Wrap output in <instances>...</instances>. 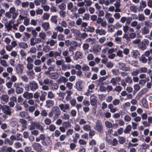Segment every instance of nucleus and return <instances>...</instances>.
I'll return each mask as SVG.
<instances>
[{"label": "nucleus", "instance_id": "f257e3e1", "mask_svg": "<svg viewBox=\"0 0 152 152\" xmlns=\"http://www.w3.org/2000/svg\"><path fill=\"white\" fill-rule=\"evenodd\" d=\"M61 111L57 106H54L52 109L51 111L48 114L49 117H52L54 115V119H57L60 115Z\"/></svg>", "mask_w": 152, "mask_h": 152}, {"label": "nucleus", "instance_id": "f03ea898", "mask_svg": "<svg viewBox=\"0 0 152 152\" xmlns=\"http://www.w3.org/2000/svg\"><path fill=\"white\" fill-rule=\"evenodd\" d=\"M15 9L14 7H11L9 11L6 12L5 14V17L8 18H10L12 15V19L13 20H15L18 16V13L15 12Z\"/></svg>", "mask_w": 152, "mask_h": 152}, {"label": "nucleus", "instance_id": "7ed1b4c3", "mask_svg": "<svg viewBox=\"0 0 152 152\" xmlns=\"http://www.w3.org/2000/svg\"><path fill=\"white\" fill-rule=\"evenodd\" d=\"M94 129L101 134L103 133V126L100 121L97 120L96 121Z\"/></svg>", "mask_w": 152, "mask_h": 152}, {"label": "nucleus", "instance_id": "20e7f679", "mask_svg": "<svg viewBox=\"0 0 152 152\" xmlns=\"http://www.w3.org/2000/svg\"><path fill=\"white\" fill-rule=\"evenodd\" d=\"M149 41L147 39H143L138 45V48L142 50H145L147 47L148 45Z\"/></svg>", "mask_w": 152, "mask_h": 152}, {"label": "nucleus", "instance_id": "39448f33", "mask_svg": "<svg viewBox=\"0 0 152 152\" xmlns=\"http://www.w3.org/2000/svg\"><path fill=\"white\" fill-rule=\"evenodd\" d=\"M22 83H15L14 86L16 88V92L17 94H19L23 93V89L22 88L20 87V86L22 85Z\"/></svg>", "mask_w": 152, "mask_h": 152}, {"label": "nucleus", "instance_id": "423d86ee", "mask_svg": "<svg viewBox=\"0 0 152 152\" xmlns=\"http://www.w3.org/2000/svg\"><path fill=\"white\" fill-rule=\"evenodd\" d=\"M11 110V108L9 106L4 105L2 109V111L4 113L10 115L12 113Z\"/></svg>", "mask_w": 152, "mask_h": 152}, {"label": "nucleus", "instance_id": "0eeeda50", "mask_svg": "<svg viewBox=\"0 0 152 152\" xmlns=\"http://www.w3.org/2000/svg\"><path fill=\"white\" fill-rule=\"evenodd\" d=\"M101 50V46L99 45L95 44L93 46V52L97 55L100 54Z\"/></svg>", "mask_w": 152, "mask_h": 152}, {"label": "nucleus", "instance_id": "6e6552de", "mask_svg": "<svg viewBox=\"0 0 152 152\" xmlns=\"http://www.w3.org/2000/svg\"><path fill=\"white\" fill-rule=\"evenodd\" d=\"M23 65L21 64H18L16 66V69L17 73L20 75L22 74L24 69Z\"/></svg>", "mask_w": 152, "mask_h": 152}, {"label": "nucleus", "instance_id": "1a4fd4ad", "mask_svg": "<svg viewBox=\"0 0 152 152\" xmlns=\"http://www.w3.org/2000/svg\"><path fill=\"white\" fill-rule=\"evenodd\" d=\"M121 80L119 77H116L112 78L110 81V83L114 86H116L118 84V83L120 82Z\"/></svg>", "mask_w": 152, "mask_h": 152}, {"label": "nucleus", "instance_id": "9d476101", "mask_svg": "<svg viewBox=\"0 0 152 152\" xmlns=\"http://www.w3.org/2000/svg\"><path fill=\"white\" fill-rule=\"evenodd\" d=\"M32 146L34 149L38 152H41L42 150L41 145L39 143L34 142L32 145Z\"/></svg>", "mask_w": 152, "mask_h": 152}, {"label": "nucleus", "instance_id": "9b49d317", "mask_svg": "<svg viewBox=\"0 0 152 152\" xmlns=\"http://www.w3.org/2000/svg\"><path fill=\"white\" fill-rule=\"evenodd\" d=\"M51 143V138L49 137H46L44 140L42 141V143L44 146H48Z\"/></svg>", "mask_w": 152, "mask_h": 152}, {"label": "nucleus", "instance_id": "f8f14e48", "mask_svg": "<svg viewBox=\"0 0 152 152\" xmlns=\"http://www.w3.org/2000/svg\"><path fill=\"white\" fill-rule=\"evenodd\" d=\"M29 86L30 89L33 91H35L38 88L37 83L34 81L29 83Z\"/></svg>", "mask_w": 152, "mask_h": 152}, {"label": "nucleus", "instance_id": "ddd939ff", "mask_svg": "<svg viewBox=\"0 0 152 152\" xmlns=\"http://www.w3.org/2000/svg\"><path fill=\"white\" fill-rule=\"evenodd\" d=\"M69 105L68 104H61L59 105V107L61 110L64 112H66V110H70Z\"/></svg>", "mask_w": 152, "mask_h": 152}, {"label": "nucleus", "instance_id": "4468645a", "mask_svg": "<svg viewBox=\"0 0 152 152\" xmlns=\"http://www.w3.org/2000/svg\"><path fill=\"white\" fill-rule=\"evenodd\" d=\"M77 43L74 41H73L71 42V45L69 48V51H73V50L76 49V48L77 46Z\"/></svg>", "mask_w": 152, "mask_h": 152}, {"label": "nucleus", "instance_id": "2eb2a0df", "mask_svg": "<svg viewBox=\"0 0 152 152\" xmlns=\"http://www.w3.org/2000/svg\"><path fill=\"white\" fill-rule=\"evenodd\" d=\"M19 115L21 117L26 119H28L31 118L28 113L24 111L20 112L19 113Z\"/></svg>", "mask_w": 152, "mask_h": 152}, {"label": "nucleus", "instance_id": "dca6fc26", "mask_svg": "<svg viewBox=\"0 0 152 152\" xmlns=\"http://www.w3.org/2000/svg\"><path fill=\"white\" fill-rule=\"evenodd\" d=\"M83 83V81L80 80L77 82L76 83V88L78 91H81L82 90L83 88V86L82 85Z\"/></svg>", "mask_w": 152, "mask_h": 152}, {"label": "nucleus", "instance_id": "f3484780", "mask_svg": "<svg viewBox=\"0 0 152 152\" xmlns=\"http://www.w3.org/2000/svg\"><path fill=\"white\" fill-rule=\"evenodd\" d=\"M23 97L27 99H31L33 98V94L32 93H29L28 92H25L23 94Z\"/></svg>", "mask_w": 152, "mask_h": 152}, {"label": "nucleus", "instance_id": "a211bd4d", "mask_svg": "<svg viewBox=\"0 0 152 152\" xmlns=\"http://www.w3.org/2000/svg\"><path fill=\"white\" fill-rule=\"evenodd\" d=\"M131 56L133 58H139L140 54L137 50H133L131 53Z\"/></svg>", "mask_w": 152, "mask_h": 152}, {"label": "nucleus", "instance_id": "6ab92c4d", "mask_svg": "<svg viewBox=\"0 0 152 152\" xmlns=\"http://www.w3.org/2000/svg\"><path fill=\"white\" fill-rule=\"evenodd\" d=\"M71 31L74 34L76 37L78 39L81 33L80 31L77 29L74 28H72L71 29Z\"/></svg>", "mask_w": 152, "mask_h": 152}, {"label": "nucleus", "instance_id": "aec40b11", "mask_svg": "<svg viewBox=\"0 0 152 152\" xmlns=\"http://www.w3.org/2000/svg\"><path fill=\"white\" fill-rule=\"evenodd\" d=\"M37 123V122H36L35 121H31V125L28 126L29 129L30 130H32L34 129L35 128H36Z\"/></svg>", "mask_w": 152, "mask_h": 152}, {"label": "nucleus", "instance_id": "412c9836", "mask_svg": "<svg viewBox=\"0 0 152 152\" xmlns=\"http://www.w3.org/2000/svg\"><path fill=\"white\" fill-rule=\"evenodd\" d=\"M58 77V74L57 72L51 73L49 76V77L50 78L53 79H56Z\"/></svg>", "mask_w": 152, "mask_h": 152}, {"label": "nucleus", "instance_id": "4be33fe9", "mask_svg": "<svg viewBox=\"0 0 152 152\" xmlns=\"http://www.w3.org/2000/svg\"><path fill=\"white\" fill-rule=\"evenodd\" d=\"M91 104L94 107L95 109H96L97 107V100L96 98L92 99L90 101Z\"/></svg>", "mask_w": 152, "mask_h": 152}, {"label": "nucleus", "instance_id": "5701e85b", "mask_svg": "<svg viewBox=\"0 0 152 152\" xmlns=\"http://www.w3.org/2000/svg\"><path fill=\"white\" fill-rule=\"evenodd\" d=\"M95 28L94 27L88 26L87 28H84L83 31L86 32H93L94 31Z\"/></svg>", "mask_w": 152, "mask_h": 152}, {"label": "nucleus", "instance_id": "b1692460", "mask_svg": "<svg viewBox=\"0 0 152 152\" xmlns=\"http://www.w3.org/2000/svg\"><path fill=\"white\" fill-rule=\"evenodd\" d=\"M95 31L97 34H99L100 35H104L106 33V31L103 29H96Z\"/></svg>", "mask_w": 152, "mask_h": 152}, {"label": "nucleus", "instance_id": "393cba45", "mask_svg": "<svg viewBox=\"0 0 152 152\" xmlns=\"http://www.w3.org/2000/svg\"><path fill=\"white\" fill-rule=\"evenodd\" d=\"M142 33V34H146L149 32V30L148 27L144 26L141 28Z\"/></svg>", "mask_w": 152, "mask_h": 152}, {"label": "nucleus", "instance_id": "a878e982", "mask_svg": "<svg viewBox=\"0 0 152 152\" xmlns=\"http://www.w3.org/2000/svg\"><path fill=\"white\" fill-rule=\"evenodd\" d=\"M75 58L76 60L81 59L83 57L82 53L79 51H77L75 53Z\"/></svg>", "mask_w": 152, "mask_h": 152}, {"label": "nucleus", "instance_id": "bb28decb", "mask_svg": "<svg viewBox=\"0 0 152 152\" xmlns=\"http://www.w3.org/2000/svg\"><path fill=\"white\" fill-rule=\"evenodd\" d=\"M68 80V79L67 78H66L64 77L61 76L58 80V82L59 83H61L62 82L65 83Z\"/></svg>", "mask_w": 152, "mask_h": 152}, {"label": "nucleus", "instance_id": "cd10ccee", "mask_svg": "<svg viewBox=\"0 0 152 152\" xmlns=\"http://www.w3.org/2000/svg\"><path fill=\"white\" fill-rule=\"evenodd\" d=\"M46 106L49 108L53 106L54 104V101L51 100H49L46 101Z\"/></svg>", "mask_w": 152, "mask_h": 152}, {"label": "nucleus", "instance_id": "c85d7f7f", "mask_svg": "<svg viewBox=\"0 0 152 152\" xmlns=\"http://www.w3.org/2000/svg\"><path fill=\"white\" fill-rule=\"evenodd\" d=\"M18 46L20 48L26 49L28 48V46L27 44L25 42H21L19 43Z\"/></svg>", "mask_w": 152, "mask_h": 152}, {"label": "nucleus", "instance_id": "c756f323", "mask_svg": "<svg viewBox=\"0 0 152 152\" xmlns=\"http://www.w3.org/2000/svg\"><path fill=\"white\" fill-rule=\"evenodd\" d=\"M142 104L143 107L145 108H149V105L148 102L146 99L143 98L142 99Z\"/></svg>", "mask_w": 152, "mask_h": 152}, {"label": "nucleus", "instance_id": "7c9ffc66", "mask_svg": "<svg viewBox=\"0 0 152 152\" xmlns=\"http://www.w3.org/2000/svg\"><path fill=\"white\" fill-rule=\"evenodd\" d=\"M43 29L45 31H47L49 28V24L48 22L42 23V25Z\"/></svg>", "mask_w": 152, "mask_h": 152}, {"label": "nucleus", "instance_id": "2f4dec72", "mask_svg": "<svg viewBox=\"0 0 152 152\" xmlns=\"http://www.w3.org/2000/svg\"><path fill=\"white\" fill-rule=\"evenodd\" d=\"M18 123L17 119L16 118H13L10 122V125L12 127L15 126Z\"/></svg>", "mask_w": 152, "mask_h": 152}, {"label": "nucleus", "instance_id": "473e14b6", "mask_svg": "<svg viewBox=\"0 0 152 152\" xmlns=\"http://www.w3.org/2000/svg\"><path fill=\"white\" fill-rule=\"evenodd\" d=\"M50 86L51 89L53 91L55 90H57L58 88V85L56 83H53L50 84Z\"/></svg>", "mask_w": 152, "mask_h": 152}, {"label": "nucleus", "instance_id": "72a5a7b5", "mask_svg": "<svg viewBox=\"0 0 152 152\" xmlns=\"http://www.w3.org/2000/svg\"><path fill=\"white\" fill-rule=\"evenodd\" d=\"M1 98V100L7 103L9 100V97L7 95H2Z\"/></svg>", "mask_w": 152, "mask_h": 152}, {"label": "nucleus", "instance_id": "f704fd0d", "mask_svg": "<svg viewBox=\"0 0 152 152\" xmlns=\"http://www.w3.org/2000/svg\"><path fill=\"white\" fill-rule=\"evenodd\" d=\"M58 18V16L56 15H54L51 16L50 20L52 22L55 23V24H57V19Z\"/></svg>", "mask_w": 152, "mask_h": 152}, {"label": "nucleus", "instance_id": "c9c22d12", "mask_svg": "<svg viewBox=\"0 0 152 152\" xmlns=\"http://www.w3.org/2000/svg\"><path fill=\"white\" fill-rule=\"evenodd\" d=\"M132 129L131 126L129 125H127L125 130L124 131V132L125 134H129Z\"/></svg>", "mask_w": 152, "mask_h": 152}, {"label": "nucleus", "instance_id": "e433bc0d", "mask_svg": "<svg viewBox=\"0 0 152 152\" xmlns=\"http://www.w3.org/2000/svg\"><path fill=\"white\" fill-rule=\"evenodd\" d=\"M53 83V81L52 80H50L48 78H47L44 80V84L45 85H50Z\"/></svg>", "mask_w": 152, "mask_h": 152}, {"label": "nucleus", "instance_id": "4c0bfd02", "mask_svg": "<svg viewBox=\"0 0 152 152\" xmlns=\"http://www.w3.org/2000/svg\"><path fill=\"white\" fill-rule=\"evenodd\" d=\"M89 47V44L87 43H84L83 44V50L85 51V53H86V51L87 53H88V52L87 51V50H88Z\"/></svg>", "mask_w": 152, "mask_h": 152}, {"label": "nucleus", "instance_id": "58836bf2", "mask_svg": "<svg viewBox=\"0 0 152 152\" xmlns=\"http://www.w3.org/2000/svg\"><path fill=\"white\" fill-rule=\"evenodd\" d=\"M107 77V76H106L105 77H100L98 80H96V81L99 83V84H100L101 83L103 82L104 80H106Z\"/></svg>", "mask_w": 152, "mask_h": 152}, {"label": "nucleus", "instance_id": "ea45409f", "mask_svg": "<svg viewBox=\"0 0 152 152\" xmlns=\"http://www.w3.org/2000/svg\"><path fill=\"white\" fill-rule=\"evenodd\" d=\"M134 90L133 92V94H134V92L136 93L137 92L139 91L140 89V86L137 84H135L134 86Z\"/></svg>", "mask_w": 152, "mask_h": 152}, {"label": "nucleus", "instance_id": "a19ab883", "mask_svg": "<svg viewBox=\"0 0 152 152\" xmlns=\"http://www.w3.org/2000/svg\"><path fill=\"white\" fill-rule=\"evenodd\" d=\"M66 93L67 95L66 96L65 99L66 101H68L71 99L70 96L72 94V92L70 90L66 92Z\"/></svg>", "mask_w": 152, "mask_h": 152}, {"label": "nucleus", "instance_id": "79ce46f5", "mask_svg": "<svg viewBox=\"0 0 152 152\" xmlns=\"http://www.w3.org/2000/svg\"><path fill=\"white\" fill-rule=\"evenodd\" d=\"M62 125L65 129H66L70 127L71 126V125L69 121H67L63 122L62 124Z\"/></svg>", "mask_w": 152, "mask_h": 152}, {"label": "nucleus", "instance_id": "37998d69", "mask_svg": "<svg viewBox=\"0 0 152 152\" xmlns=\"http://www.w3.org/2000/svg\"><path fill=\"white\" fill-rule=\"evenodd\" d=\"M118 142L120 144H123L125 142V138L123 137H119L118 138Z\"/></svg>", "mask_w": 152, "mask_h": 152}, {"label": "nucleus", "instance_id": "c03bdc74", "mask_svg": "<svg viewBox=\"0 0 152 152\" xmlns=\"http://www.w3.org/2000/svg\"><path fill=\"white\" fill-rule=\"evenodd\" d=\"M145 19V17L142 14H138V20L139 21H142Z\"/></svg>", "mask_w": 152, "mask_h": 152}, {"label": "nucleus", "instance_id": "a18cd8bd", "mask_svg": "<svg viewBox=\"0 0 152 152\" xmlns=\"http://www.w3.org/2000/svg\"><path fill=\"white\" fill-rule=\"evenodd\" d=\"M144 25L145 26H147L148 28H151V22L148 20L145 21Z\"/></svg>", "mask_w": 152, "mask_h": 152}, {"label": "nucleus", "instance_id": "49530a36", "mask_svg": "<svg viewBox=\"0 0 152 152\" xmlns=\"http://www.w3.org/2000/svg\"><path fill=\"white\" fill-rule=\"evenodd\" d=\"M39 37L42 39L45 40V39L46 35L45 32L40 33L39 34Z\"/></svg>", "mask_w": 152, "mask_h": 152}, {"label": "nucleus", "instance_id": "de8ad7c7", "mask_svg": "<svg viewBox=\"0 0 152 152\" xmlns=\"http://www.w3.org/2000/svg\"><path fill=\"white\" fill-rule=\"evenodd\" d=\"M91 127L88 125H85L83 126V129L86 131H88L91 130Z\"/></svg>", "mask_w": 152, "mask_h": 152}, {"label": "nucleus", "instance_id": "09e8293b", "mask_svg": "<svg viewBox=\"0 0 152 152\" xmlns=\"http://www.w3.org/2000/svg\"><path fill=\"white\" fill-rule=\"evenodd\" d=\"M115 28V26L113 25H110L108 26V30L109 32H112L114 31Z\"/></svg>", "mask_w": 152, "mask_h": 152}, {"label": "nucleus", "instance_id": "8fccbe9b", "mask_svg": "<svg viewBox=\"0 0 152 152\" xmlns=\"http://www.w3.org/2000/svg\"><path fill=\"white\" fill-rule=\"evenodd\" d=\"M88 35L86 33H83L82 34H81V33L78 39H80L81 38L84 39Z\"/></svg>", "mask_w": 152, "mask_h": 152}, {"label": "nucleus", "instance_id": "3c124183", "mask_svg": "<svg viewBox=\"0 0 152 152\" xmlns=\"http://www.w3.org/2000/svg\"><path fill=\"white\" fill-rule=\"evenodd\" d=\"M86 12V9L84 7L80 8L78 9V12L79 14H82Z\"/></svg>", "mask_w": 152, "mask_h": 152}, {"label": "nucleus", "instance_id": "603ef678", "mask_svg": "<svg viewBox=\"0 0 152 152\" xmlns=\"http://www.w3.org/2000/svg\"><path fill=\"white\" fill-rule=\"evenodd\" d=\"M130 8L131 10L134 13L137 12V8L136 6H130Z\"/></svg>", "mask_w": 152, "mask_h": 152}, {"label": "nucleus", "instance_id": "864d4df0", "mask_svg": "<svg viewBox=\"0 0 152 152\" xmlns=\"http://www.w3.org/2000/svg\"><path fill=\"white\" fill-rule=\"evenodd\" d=\"M95 134V131L93 130H90L89 132V137L92 139L93 137L94 136Z\"/></svg>", "mask_w": 152, "mask_h": 152}, {"label": "nucleus", "instance_id": "5fc2aeb1", "mask_svg": "<svg viewBox=\"0 0 152 152\" xmlns=\"http://www.w3.org/2000/svg\"><path fill=\"white\" fill-rule=\"evenodd\" d=\"M90 18V15L88 13H85L83 17V20H88Z\"/></svg>", "mask_w": 152, "mask_h": 152}, {"label": "nucleus", "instance_id": "6e6d98bb", "mask_svg": "<svg viewBox=\"0 0 152 152\" xmlns=\"http://www.w3.org/2000/svg\"><path fill=\"white\" fill-rule=\"evenodd\" d=\"M58 39L59 41L64 40V35L61 34H59L58 36Z\"/></svg>", "mask_w": 152, "mask_h": 152}, {"label": "nucleus", "instance_id": "4d7b16f0", "mask_svg": "<svg viewBox=\"0 0 152 152\" xmlns=\"http://www.w3.org/2000/svg\"><path fill=\"white\" fill-rule=\"evenodd\" d=\"M0 63L3 66L6 67L8 66L7 61L5 60H1Z\"/></svg>", "mask_w": 152, "mask_h": 152}, {"label": "nucleus", "instance_id": "13d9d810", "mask_svg": "<svg viewBox=\"0 0 152 152\" xmlns=\"http://www.w3.org/2000/svg\"><path fill=\"white\" fill-rule=\"evenodd\" d=\"M82 69L83 71H88L89 70L90 67L88 66L85 65L83 66Z\"/></svg>", "mask_w": 152, "mask_h": 152}, {"label": "nucleus", "instance_id": "bf43d9fd", "mask_svg": "<svg viewBox=\"0 0 152 152\" xmlns=\"http://www.w3.org/2000/svg\"><path fill=\"white\" fill-rule=\"evenodd\" d=\"M73 7V5L72 2L69 3L67 4V9L68 10H70L71 12L72 10Z\"/></svg>", "mask_w": 152, "mask_h": 152}, {"label": "nucleus", "instance_id": "052dcab7", "mask_svg": "<svg viewBox=\"0 0 152 152\" xmlns=\"http://www.w3.org/2000/svg\"><path fill=\"white\" fill-rule=\"evenodd\" d=\"M37 124L36 128L41 131H43L44 129L43 126L40 125L39 122H38Z\"/></svg>", "mask_w": 152, "mask_h": 152}, {"label": "nucleus", "instance_id": "680f3d73", "mask_svg": "<svg viewBox=\"0 0 152 152\" xmlns=\"http://www.w3.org/2000/svg\"><path fill=\"white\" fill-rule=\"evenodd\" d=\"M126 64L122 62H119V67L120 69L122 70L124 69V67H125Z\"/></svg>", "mask_w": 152, "mask_h": 152}, {"label": "nucleus", "instance_id": "e2e57ef3", "mask_svg": "<svg viewBox=\"0 0 152 152\" xmlns=\"http://www.w3.org/2000/svg\"><path fill=\"white\" fill-rule=\"evenodd\" d=\"M139 72V69H136V71H134L131 73L132 75L133 76H137L140 73Z\"/></svg>", "mask_w": 152, "mask_h": 152}, {"label": "nucleus", "instance_id": "0e129e2a", "mask_svg": "<svg viewBox=\"0 0 152 152\" xmlns=\"http://www.w3.org/2000/svg\"><path fill=\"white\" fill-rule=\"evenodd\" d=\"M50 48L48 46H46L44 47L43 48V50L45 52H48L49 51Z\"/></svg>", "mask_w": 152, "mask_h": 152}, {"label": "nucleus", "instance_id": "69168bd1", "mask_svg": "<svg viewBox=\"0 0 152 152\" xmlns=\"http://www.w3.org/2000/svg\"><path fill=\"white\" fill-rule=\"evenodd\" d=\"M58 7L61 10H65L66 6L64 3H62L60 4Z\"/></svg>", "mask_w": 152, "mask_h": 152}, {"label": "nucleus", "instance_id": "338daca9", "mask_svg": "<svg viewBox=\"0 0 152 152\" xmlns=\"http://www.w3.org/2000/svg\"><path fill=\"white\" fill-rule=\"evenodd\" d=\"M118 144V140L116 138L114 139L112 141L111 145L113 146H115L116 145Z\"/></svg>", "mask_w": 152, "mask_h": 152}, {"label": "nucleus", "instance_id": "774afa93", "mask_svg": "<svg viewBox=\"0 0 152 152\" xmlns=\"http://www.w3.org/2000/svg\"><path fill=\"white\" fill-rule=\"evenodd\" d=\"M7 148L6 146H3L1 149L0 152H7Z\"/></svg>", "mask_w": 152, "mask_h": 152}]
</instances>
